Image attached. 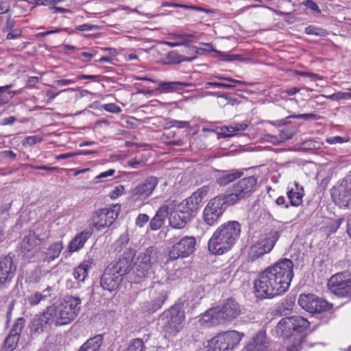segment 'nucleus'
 I'll return each mask as SVG.
<instances>
[{
    "mask_svg": "<svg viewBox=\"0 0 351 351\" xmlns=\"http://www.w3.org/2000/svg\"><path fill=\"white\" fill-rule=\"evenodd\" d=\"M293 263L282 258L268 267L254 281L256 295L259 299L273 298L285 293L293 277Z\"/></svg>",
    "mask_w": 351,
    "mask_h": 351,
    "instance_id": "1",
    "label": "nucleus"
},
{
    "mask_svg": "<svg viewBox=\"0 0 351 351\" xmlns=\"http://www.w3.org/2000/svg\"><path fill=\"white\" fill-rule=\"evenodd\" d=\"M309 322L300 316L286 317L276 326L277 334L289 341L283 346V351H300L304 339V332L308 328Z\"/></svg>",
    "mask_w": 351,
    "mask_h": 351,
    "instance_id": "2",
    "label": "nucleus"
},
{
    "mask_svg": "<svg viewBox=\"0 0 351 351\" xmlns=\"http://www.w3.org/2000/svg\"><path fill=\"white\" fill-rule=\"evenodd\" d=\"M241 225L237 221H229L220 225L208 242V250L221 255L230 250L240 237Z\"/></svg>",
    "mask_w": 351,
    "mask_h": 351,
    "instance_id": "3",
    "label": "nucleus"
},
{
    "mask_svg": "<svg viewBox=\"0 0 351 351\" xmlns=\"http://www.w3.org/2000/svg\"><path fill=\"white\" fill-rule=\"evenodd\" d=\"M81 300L78 297L66 296L63 302L59 304H55L47 306L51 309L54 325L62 326L71 323L77 315L80 310Z\"/></svg>",
    "mask_w": 351,
    "mask_h": 351,
    "instance_id": "4",
    "label": "nucleus"
},
{
    "mask_svg": "<svg viewBox=\"0 0 351 351\" xmlns=\"http://www.w3.org/2000/svg\"><path fill=\"white\" fill-rule=\"evenodd\" d=\"M185 312L181 303H176L160 315L162 328L167 336H176L183 328Z\"/></svg>",
    "mask_w": 351,
    "mask_h": 351,
    "instance_id": "5",
    "label": "nucleus"
},
{
    "mask_svg": "<svg viewBox=\"0 0 351 351\" xmlns=\"http://www.w3.org/2000/svg\"><path fill=\"white\" fill-rule=\"evenodd\" d=\"M256 184L257 178L255 176L244 178L234 184L222 195L229 202V205L233 206L251 196L255 191Z\"/></svg>",
    "mask_w": 351,
    "mask_h": 351,
    "instance_id": "6",
    "label": "nucleus"
},
{
    "mask_svg": "<svg viewBox=\"0 0 351 351\" xmlns=\"http://www.w3.org/2000/svg\"><path fill=\"white\" fill-rule=\"evenodd\" d=\"M125 265L123 262L117 263L113 261L105 268L100 279V285L103 289L112 292L119 287L123 277L130 273L127 270V267H125Z\"/></svg>",
    "mask_w": 351,
    "mask_h": 351,
    "instance_id": "7",
    "label": "nucleus"
},
{
    "mask_svg": "<svg viewBox=\"0 0 351 351\" xmlns=\"http://www.w3.org/2000/svg\"><path fill=\"white\" fill-rule=\"evenodd\" d=\"M282 230L271 229L260 235L257 241L252 245L248 252L250 261H255L265 254L269 253L279 239Z\"/></svg>",
    "mask_w": 351,
    "mask_h": 351,
    "instance_id": "8",
    "label": "nucleus"
},
{
    "mask_svg": "<svg viewBox=\"0 0 351 351\" xmlns=\"http://www.w3.org/2000/svg\"><path fill=\"white\" fill-rule=\"evenodd\" d=\"M243 334L236 330L219 333L207 341L204 351H230L237 346Z\"/></svg>",
    "mask_w": 351,
    "mask_h": 351,
    "instance_id": "9",
    "label": "nucleus"
},
{
    "mask_svg": "<svg viewBox=\"0 0 351 351\" xmlns=\"http://www.w3.org/2000/svg\"><path fill=\"white\" fill-rule=\"evenodd\" d=\"M229 202L222 194L211 199L203 211V220L208 226L216 224L223 213L230 206Z\"/></svg>",
    "mask_w": 351,
    "mask_h": 351,
    "instance_id": "10",
    "label": "nucleus"
},
{
    "mask_svg": "<svg viewBox=\"0 0 351 351\" xmlns=\"http://www.w3.org/2000/svg\"><path fill=\"white\" fill-rule=\"evenodd\" d=\"M207 192L208 188L206 186L201 187L189 197L178 204L176 209L180 212V214H183L191 220L195 216Z\"/></svg>",
    "mask_w": 351,
    "mask_h": 351,
    "instance_id": "11",
    "label": "nucleus"
},
{
    "mask_svg": "<svg viewBox=\"0 0 351 351\" xmlns=\"http://www.w3.org/2000/svg\"><path fill=\"white\" fill-rule=\"evenodd\" d=\"M298 303L302 308L311 314L327 311L332 306L326 300L313 293L300 295Z\"/></svg>",
    "mask_w": 351,
    "mask_h": 351,
    "instance_id": "12",
    "label": "nucleus"
},
{
    "mask_svg": "<svg viewBox=\"0 0 351 351\" xmlns=\"http://www.w3.org/2000/svg\"><path fill=\"white\" fill-rule=\"evenodd\" d=\"M331 197L340 207H351V175L346 176L331 189Z\"/></svg>",
    "mask_w": 351,
    "mask_h": 351,
    "instance_id": "13",
    "label": "nucleus"
},
{
    "mask_svg": "<svg viewBox=\"0 0 351 351\" xmlns=\"http://www.w3.org/2000/svg\"><path fill=\"white\" fill-rule=\"evenodd\" d=\"M120 210L121 206L119 204L97 210L92 215L93 226L100 230L111 226L117 218Z\"/></svg>",
    "mask_w": 351,
    "mask_h": 351,
    "instance_id": "14",
    "label": "nucleus"
},
{
    "mask_svg": "<svg viewBox=\"0 0 351 351\" xmlns=\"http://www.w3.org/2000/svg\"><path fill=\"white\" fill-rule=\"evenodd\" d=\"M196 245L194 237L186 236L174 243L169 250L168 261H175L179 258H185L191 254Z\"/></svg>",
    "mask_w": 351,
    "mask_h": 351,
    "instance_id": "15",
    "label": "nucleus"
},
{
    "mask_svg": "<svg viewBox=\"0 0 351 351\" xmlns=\"http://www.w3.org/2000/svg\"><path fill=\"white\" fill-rule=\"evenodd\" d=\"M216 309L221 324L236 319L243 311L241 306L232 298L225 300L221 305L216 306Z\"/></svg>",
    "mask_w": 351,
    "mask_h": 351,
    "instance_id": "16",
    "label": "nucleus"
},
{
    "mask_svg": "<svg viewBox=\"0 0 351 351\" xmlns=\"http://www.w3.org/2000/svg\"><path fill=\"white\" fill-rule=\"evenodd\" d=\"M51 311V309L46 308L42 313L36 315L31 319L28 326L32 337L38 336L48 331L51 325L54 324Z\"/></svg>",
    "mask_w": 351,
    "mask_h": 351,
    "instance_id": "17",
    "label": "nucleus"
},
{
    "mask_svg": "<svg viewBox=\"0 0 351 351\" xmlns=\"http://www.w3.org/2000/svg\"><path fill=\"white\" fill-rule=\"evenodd\" d=\"M158 184V178L150 176L131 191V198L134 202H143L153 193Z\"/></svg>",
    "mask_w": 351,
    "mask_h": 351,
    "instance_id": "18",
    "label": "nucleus"
},
{
    "mask_svg": "<svg viewBox=\"0 0 351 351\" xmlns=\"http://www.w3.org/2000/svg\"><path fill=\"white\" fill-rule=\"evenodd\" d=\"M348 277L347 272H340L332 276L328 282L330 291L338 297H349Z\"/></svg>",
    "mask_w": 351,
    "mask_h": 351,
    "instance_id": "19",
    "label": "nucleus"
},
{
    "mask_svg": "<svg viewBox=\"0 0 351 351\" xmlns=\"http://www.w3.org/2000/svg\"><path fill=\"white\" fill-rule=\"evenodd\" d=\"M17 264L10 255L0 258V289L5 288L16 275Z\"/></svg>",
    "mask_w": 351,
    "mask_h": 351,
    "instance_id": "20",
    "label": "nucleus"
},
{
    "mask_svg": "<svg viewBox=\"0 0 351 351\" xmlns=\"http://www.w3.org/2000/svg\"><path fill=\"white\" fill-rule=\"evenodd\" d=\"M25 325V319L23 317H19L14 322L8 335L4 341V347L3 351H14L18 344L22 332Z\"/></svg>",
    "mask_w": 351,
    "mask_h": 351,
    "instance_id": "21",
    "label": "nucleus"
},
{
    "mask_svg": "<svg viewBox=\"0 0 351 351\" xmlns=\"http://www.w3.org/2000/svg\"><path fill=\"white\" fill-rule=\"evenodd\" d=\"M246 351H270L265 330L258 331L245 346Z\"/></svg>",
    "mask_w": 351,
    "mask_h": 351,
    "instance_id": "22",
    "label": "nucleus"
},
{
    "mask_svg": "<svg viewBox=\"0 0 351 351\" xmlns=\"http://www.w3.org/2000/svg\"><path fill=\"white\" fill-rule=\"evenodd\" d=\"M156 295L153 296L151 301L146 302L145 308L149 314H153L159 310L168 298L167 292L164 289L155 291Z\"/></svg>",
    "mask_w": 351,
    "mask_h": 351,
    "instance_id": "23",
    "label": "nucleus"
},
{
    "mask_svg": "<svg viewBox=\"0 0 351 351\" xmlns=\"http://www.w3.org/2000/svg\"><path fill=\"white\" fill-rule=\"evenodd\" d=\"M132 271L133 280L135 283H140L146 278H152L154 271L151 266L138 262L135 267L131 269Z\"/></svg>",
    "mask_w": 351,
    "mask_h": 351,
    "instance_id": "24",
    "label": "nucleus"
},
{
    "mask_svg": "<svg viewBox=\"0 0 351 351\" xmlns=\"http://www.w3.org/2000/svg\"><path fill=\"white\" fill-rule=\"evenodd\" d=\"M169 206L167 204H163L158 209L155 215L149 221V226L152 230H158L162 227L169 214Z\"/></svg>",
    "mask_w": 351,
    "mask_h": 351,
    "instance_id": "25",
    "label": "nucleus"
},
{
    "mask_svg": "<svg viewBox=\"0 0 351 351\" xmlns=\"http://www.w3.org/2000/svg\"><path fill=\"white\" fill-rule=\"evenodd\" d=\"M199 324L205 327H210L221 324L219 319L216 307L210 308L202 313L199 319Z\"/></svg>",
    "mask_w": 351,
    "mask_h": 351,
    "instance_id": "26",
    "label": "nucleus"
},
{
    "mask_svg": "<svg viewBox=\"0 0 351 351\" xmlns=\"http://www.w3.org/2000/svg\"><path fill=\"white\" fill-rule=\"evenodd\" d=\"M181 86L191 87L193 86V84L180 82H162L158 84L156 90L160 93H173L180 90Z\"/></svg>",
    "mask_w": 351,
    "mask_h": 351,
    "instance_id": "27",
    "label": "nucleus"
},
{
    "mask_svg": "<svg viewBox=\"0 0 351 351\" xmlns=\"http://www.w3.org/2000/svg\"><path fill=\"white\" fill-rule=\"evenodd\" d=\"M243 174L242 171L236 169L221 171V173L216 179V183L219 186H224L240 178Z\"/></svg>",
    "mask_w": 351,
    "mask_h": 351,
    "instance_id": "28",
    "label": "nucleus"
},
{
    "mask_svg": "<svg viewBox=\"0 0 351 351\" xmlns=\"http://www.w3.org/2000/svg\"><path fill=\"white\" fill-rule=\"evenodd\" d=\"M157 248L154 246H149L138 254V262L152 267L153 264L157 261Z\"/></svg>",
    "mask_w": 351,
    "mask_h": 351,
    "instance_id": "29",
    "label": "nucleus"
},
{
    "mask_svg": "<svg viewBox=\"0 0 351 351\" xmlns=\"http://www.w3.org/2000/svg\"><path fill=\"white\" fill-rule=\"evenodd\" d=\"M187 217L180 214L178 210L175 209L171 212L169 217V223L171 227L176 229H182L187 223L191 221Z\"/></svg>",
    "mask_w": 351,
    "mask_h": 351,
    "instance_id": "30",
    "label": "nucleus"
},
{
    "mask_svg": "<svg viewBox=\"0 0 351 351\" xmlns=\"http://www.w3.org/2000/svg\"><path fill=\"white\" fill-rule=\"evenodd\" d=\"M295 189H291L287 193L289 203L293 206H298L302 203L304 196V189L302 186H299L298 182H295Z\"/></svg>",
    "mask_w": 351,
    "mask_h": 351,
    "instance_id": "31",
    "label": "nucleus"
},
{
    "mask_svg": "<svg viewBox=\"0 0 351 351\" xmlns=\"http://www.w3.org/2000/svg\"><path fill=\"white\" fill-rule=\"evenodd\" d=\"M91 236V232L88 230H84L77 234L69 244V249L71 252H76L82 248L85 242Z\"/></svg>",
    "mask_w": 351,
    "mask_h": 351,
    "instance_id": "32",
    "label": "nucleus"
},
{
    "mask_svg": "<svg viewBox=\"0 0 351 351\" xmlns=\"http://www.w3.org/2000/svg\"><path fill=\"white\" fill-rule=\"evenodd\" d=\"M63 246L61 241H57L51 244L44 252L43 261L50 263L58 258L62 250Z\"/></svg>",
    "mask_w": 351,
    "mask_h": 351,
    "instance_id": "33",
    "label": "nucleus"
},
{
    "mask_svg": "<svg viewBox=\"0 0 351 351\" xmlns=\"http://www.w3.org/2000/svg\"><path fill=\"white\" fill-rule=\"evenodd\" d=\"M92 261L90 260L83 261L73 271V276L78 282H84L88 276V270L91 268Z\"/></svg>",
    "mask_w": 351,
    "mask_h": 351,
    "instance_id": "34",
    "label": "nucleus"
},
{
    "mask_svg": "<svg viewBox=\"0 0 351 351\" xmlns=\"http://www.w3.org/2000/svg\"><path fill=\"white\" fill-rule=\"evenodd\" d=\"M103 342V336L101 335L88 339L78 351H99Z\"/></svg>",
    "mask_w": 351,
    "mask_h": 351,
    "instance_id": "35",
    "label": "nucleus"
},
{
    "mask_svg": "<svg viewBox=\"0 0 351 351\" xmlns=\"http://www.w3.org/2000/svg\"><path fill=\"white\" fill-rule=\"evenodd\" d=\"M35 232H30L27 236L25 237L21 243V248L26 251L29 252L32 250L38 245V241H41Z\"/></svg>",
    "mask_w": 351,
    "mask_h": 351,
    "instance_id": "36",
    "label": "nucleus"
},
{
    "mask_svg": "<svg viewBox=\"0 0 351 351\" xmlns=\"http://www.w3.org/2000/svg\"><path fill=\"white\" fill-rule=\"evenodd\" d=\"M135 255H136V250H135V249L130 247L127 250V251L123 252V254L122 255V257L120 258L116 262L117 263H120L121 262L122 263L123 262L124 265L125 264L126 265L125 266V267H127V270H128L129 271H131L132 265V262H133V258L135 256Z\"/></svg>",
    "mask_w": 351,
    "mask_h": 351,
    "instance_id": "37",
    "label": "nucleus"
},
{
    "mask_svg": "<svg viewBox=\"0 0 351 351\" xmlns=\"http://www.w3.org/2000/svg\"><path fill=\"white\" fill-rule=\"evenodd\" d=\"M146 348L141 339L136 338L132 339L128 346L123 351H145Z\"/></svg>",
    "mask_w": 351,
    "mask_h": 351,
    "instance_id": "38",
    "label": "nucleus"
},
{
    "mask_svg": "<svg viewBox=\"0 0 351 351\" xmlns=\"http://www.w3.org/2000/svg\"><path fill=\"white\" fill-rule=\"evenodd\" d=\"M182 62H184V56L179 55L176 51H171L167 53L165 63L171 64H179Z\"/></svg>",
    "mask_w": 351,
    "mask_h": 351,
    "instance_id": "39",
    "label": "nucleus"
},
{
    "mask_svg": "<svg viewBox=\"0 0 351 351\" xmlns=\"http://www.w3.org/2000/svg\"><path fill=\"white\" fill-rule=\"evenodd\" d=\"M14 86V84H10L8 85L0 86V107L7 104L9 102L8 94H6V90H8Z\"/></svg>",
    "mask_w": 351,
    "mask_h": 351,
    "instance_id": "40",
    "label": "nucleus"
},
{
    "mask_svg": "<svg viewBox=\"0 0 351 351\" xmlns=\"http://www.w3.org/2000/svg\"><path fill=\"white\" fill-rule=\"evenodd\" d=\"M304 32L308 35H315L318 36H325L327 34L326 30L321 27L308 25L304 29Z\"/></svg>",
    "mask_w": 351,
    "mask_h": 351,
    "instance_id": "41",
    "label": "nucleus"
},
{
    "mask_svg": "<svg viewBox=\"0 0 351 351\" xmlns=\"http://www.w3.org/2000/svg\"><path fill=\"white\" fill-rule=\"evenodd\" d=\"M191 125L189 121H178V120H168L165 123V128H170L171 127H176L178 128H189Z\"/></svg>",
    "mask_w": 351,
    "mask_h": 351,
    "instance_id": "42",
    "label": "nucleus"
},
{
    "mask_svg": "<svg viewBox=\"0 0 351 351\" xmlns=\"http://www.w3.org/2000/svg\"><path fill=\"white\" fill-rule=\"evenodd\" d=\"M129 237L128 234H121L115 242V250L121 252L124 247L128 243Z\"/></svg>",
    "mask_w": 351,
    "mask_h": 351,
    "instance_id": "43",
    "label": "nucleus"
},
{
    "mask_svg": "<svg viewBox=\"0 0 351 351\" xmlns=\"http://www.w3.org/2000/svg\"><path fill=\"white\" fill-rule=\"evenodd\" d=\"M290 117L298 119L317 120L320 118V116L317 114H315V113H304V114H293V115L290 116Z\"/></svg>",
    "mask_w": 351,
    "mask_h": 351,
    "instance_id": "44",
    "label": "nucleus"
},
{
    "mask_svg": "<svg viewBox=\"0 0 351 351\" xmlns=\"http://www.w3.org/2000/svg\"><path fill=\"white\" fill-rule=\"evenodd\" d=\"M54 288L53 287L48 286L43 291V292H40V294L41 295V300L42 301L46 300L47 299H52L55 298L56 295L53 293Z\"/></svg>",
    "mask_w": 351,
    "mask_h": 351,
    "instance_id": "45",
    "label": "nucleus"
},
{
    "mask_svg": "<svg viewBox=\"0 0 351 351\" xmlns=\"http://www.w3.org/2000/svg\"><path fill=\"white\" fill-rule=\"evenodd\" d=\"M234 128L232 125H230L228 126H223L221 128V133L220 135L223 138H228L232 137L234 135H237L239 133L234 134Z\"/></svg>",
    "mask_w": 351,
    "mask_h": 351,
    "instance_id": "46",
    "label": "nucleus"
},
{
    "mask_svg": "<svg viewBox=\"0 0 351 351\" xmlns=\"http://www.w3.org/2000/svg\"><path fill=\"white\" fill-rule=\"evenodd\" d=\"M295 132L289 130L285 129L282 130L280 132L279 138L281 142V144L285 143L286 141L291 139L294 135Z\"/></svg>",
    "mask_w": 351,
    "mask_h": 351,
    "instance_id": "47",
    "label": "nucleus"
},
{
    "mask_svg": "<svg viewBox=\"0 0 351 351\" xmlns=\"http://www.w3.org/2000/svg\"><path fill=\"white\" fill-rule=\"evenodd\" d=\"M43 138L39 136H27L24 140L23 145H28L29 146L34 145L42 141Z\"/></svg>",
    "mask_w": 351,
    "mask_h": 351,
    "instance_id": "48",
    "label": "nucleus"
},
{
    "mask_svg": "<svg viewBox=\"0 0 351 351\" xmlns=\"http://www.w3.org/2000/svg\"><path fill=\"white\" fill-rule=\"evenodd\" d=\"M41 297L40 292H35L27 298L28 303L30 306H36L42 301Z\"/></svg>",
    "mask_w": 351,
    "mask_h": 351,
    "instance_id": "49",
    "label": "nucleus"
},
{
    "mask_svg": "<svg viewBox=\"0 0 351 351\" xmlns=\"http://www.w3.org/2000/svg\"><path fill=\"white\" fill-rule=\"evenodd\" d=\"M302 4L315 13L318 14H321V10L315 1L312 0H306L303 1Z\"/></svg>",
    "mask_w": 351,
    "mask_h": 351,
    "instance_id": "50",
    "label": "nucleus"
},
{
    "mask_svg": "<svg viewBox=\"0 0 351 351\" xmlns=\"http://www.w3.org/2000/svg\"><path fill=\"white\" fill-rule=\"evenodd\" d=\"M14 26H15V21L12 18V15L10 14H9L6 16L5 23L2 28V31L8 32V30H10L11 29L14 28Z\"/></svg>",
    "mask_w": 351,
    "mask_h": 351,
    "instance_id": "51",
    "label": "nucleus"
},
{
    "mask_svg": "<svg viewBox=\"0 0 351 351\" xmlns=\"http://www.w3.org/2000/svg\"><path fill=\"white\" fill-rule=\"evenodd\" d=\"M99 26L96 25L91 24H83L78 26H76L75 28V32L77 31H92V30H99Z\"/></svg>",
    "mask_w": 351,
    "mask_h": 351,
    "instance_id": "52",
    "label": "nucleus"
},
{
    "mask_svg": "<svg viewBox=\"0 0 351 351\" xmlns=\"http://www.w3.org/2000/svg\"><path fill=\"white\" fill-rule=\"evenodd\" d=\"M149 220V217L147 214H139L135 221V223L137 226L142 228L146 224Z\"/></svg>",
    "mask_w": 351,
    "mask_h": 351,
    "instance_id": "53",
    "label": "nucleus"
},
{
    "mask_svg": "<svg viewBox=\"0 0 351 351\" xmlns=\"http://www.w3.org/2000/svg\"><path fill=\"white\" fill-rule=\"evenodd\" d=\"M8 32V33L6 35L7 40L15 39L22 36L21 30L18 28H12Z\"/></svg>",
    "mask_w": 351,
    "mask_h": 351,
    "instance_id": "54",
    "label": "nucleus"
},
{
    "mask_svg": "<svg viewBox=\"0 0 351 351\" xmlns=\"http://www.w3.org/2000/svg\"><path fill=\"white\" fill-rule=\"evenodd\" d=\"M221 57L223 60L228 62L241 61L243 60L241 55L221 54Z\"/></svg>",
    "mask_w": 351,
    "mask_h": 351,
    "instance_id": "55",
    "label": "nucleus"
},
{
    "mask_svg": "<svg viewBox=\"0 0 351 351\" xmlns=\"http://www.w3.org/2000/svg\"><path fill=\"white\" fill-rule=\"evenodd\" d=\"M102 108L106 111L112 113H119L121 111V109L119 106L112 103L104 104Z\"/></svg>",
    "mask_w": 351,
    "mask_h": 351,
    "instance_id": "56",
    "label": "nucleus"
},
{
    "mask_svg": "<svg viewBox=\"0 0 351 351\" xmlns=\"http://www.w3.org/2000/svg\"><path fill=\"white\" fill-rule=\"evenodd\" d=\"M10 8L11 5L9 0L0 1V14L9 13Z\"/></svg>",
    "mask_w": 351,
    "mask_h": 351,
    "instance_id": "57",
    "label": "nucleus"
},
{
    "mask_svg": "<svg viewBox=\"0 0 351 351\" xmlns=\"http://www.w3.org/2000/svg\"><path fill=\"white\" fill-rule=\"evenodd\" d=\"M295 301V296L287 297L285 302L282 303V306L285 309L291 310L292 306L294 305Z\"/></svg>",
    "mask_w": 351,
    "mask_h": 351,
    "instance_id": "58",
    "label": "nucleus"
},
{
    "mask_svg": "<svg viewBox=\"0 0 351 351\" xmlns=\"http://www.w3.org/2000/svg\"><path fill=\"white\" fill-rule=\"evenodd\" d=\"M33 169L45 170L49 171H58L60 169L58 167H48L47 165H30Z\"/></svg>",
    "mask_w": 351,
    "mask_h": 351,
    "instance_id": "59",
    "label": "nucleus"
},
{
    "mask_svg": "<svg viewBox=\"0 0 351 351\" xmlns=\"http://www.w3.org/2000/svg\"><path fill=\"white\" fill-rule=\"evenodd\" d=\"M124 191H125V189L123 185H118L111 192L110 197L112 199L117 198L119 195H122Z\"/></svg>",
    "mask_w": 351,
    "mask_h": 351,
    "instance_id": "60",
    "label": "nucleus"
},
{
    "mask_svg": "<svg viewBox=\"0 0 351 351\" xmlns=\"http://www.w3.org/2000/svg\"><path fill=\"white\" fill-rule=\"evenodd\" d=\"M143 164L144 162L143 160L137 159L136 158L127 162L128 166L134 169H136L139 166L143 165Z\"/></svg>",
    "mask_w": 351,
    "mask_h": 351,
    "instance_id": "61",
    "label": "nucleus"
},
{
    "mask_svg": "<svg viewBox=\"0 0 351 351\" xmlns=\"http://www.w3.org/2000/svg\"><path fill=\"white\" fill-rule=\"evenodd\" d=\"M16 300H12L8 306L7 311H6V317L7 322H10L12 318V313L14 309V306L15 305Z\"/></svg>",
    "mask_w": 351,
    "mask_h": 351,
    "instance_id": "62",
    "label": "nucleus"
},
{
    "mask_svg": "<svg viewBox=\"0 0 351 351\" xmlns=\"http://www.w3.org/2000/svg\"><path fill=\"white\" fill-rule=\"evenodd\" d=\"M326 141L330 144H337L346 142L348 141V140H345L341 136H336L328 138L326 139Z\"/></svg>",
    "mask_w": 351,
    "mask_h": 351,
    "instance_id": "63",
    "label": "nucleus"
},
{
    "mask_svg": "<svg viewBox=\"0 0 351 351\" xmlns=\"http://www.w3.org/2000/svg\"><path fill=\"white\" fill-rule=\"evenodd\" d=\"M265 140L275 145H279L281 144L279 137L274 135L267 134L265 136Z\"/></svg>",
    "mask_w": 351,
    "mask_h": 351,
    "instance_id": "64",
    "label": "nucleus"
}]
</instances>
